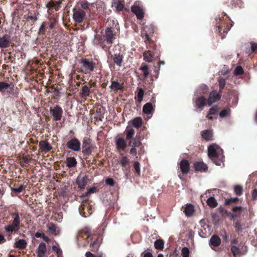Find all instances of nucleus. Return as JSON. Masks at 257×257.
<instances>
[{
  "mask_svg": "<svg viewBox=\"0 0 257 257\" xmlns=\"http://www.w3.org/2000/svg\"><path fill=\"white\" fill-rule=\"evenodd\" d=\"M223 153L222 149L215 144L208 147V156L216 165L220 166L223 162Z\"/></svg>",
  "mask_w": 257,
  "mask_h": 257,
  "instance_id": "1",
  "label": "nucleus"
},
{
  "mask_svg": "<svg viewBox=\"0 0 257 257\" xmlns=\"http://www.w3.org/2000/svg\"><path fill=\"white\" fill-rule=\"evenodd\" d=\"M14 219L11 224L5 227V230L8 232H18L20 228V219L19 214L15 213L13 214Z\"/></svg>",
  "mask_w": 257,
  "mask_h": 257,
  "instance_id": "2",
  "label": "nucleus"
},
{
  "mask_svg": "<svg viewBox=\"0 0 257 257\" xmlns=\"http://www.w3.org/2000/svg\"><path fill=\"white\" fill-rule=\"evenodd\" d=\"M86 18V12L79 8H75L73 9V20L77 23H81Z\"/></svg>",
  "mask_w": 257,
  "mask_h": 257,
  "instance_id": "3",
  "label": "nucleus"
},
{
  "mask_svg": "<svg viewBox=\"0 0 257 257\" xmlns=\"http://www.w3.org/2000/svg\"><path fill=\"white\" fill-rule=\"evenodd\" d=\"M50 112L51 115L53 116L54 120L57 121L61 119L63 110L60 106L56 105L54 107H51Z\"/></svg>",
  "mask_w": 257,
  "mask_h": 257,
  "instance_id": "4",
  "label": "nucleus"
},
{
  "mask_svg": "<svg viewBox=\"0 0 257 257\" xmlns=\"http://www.w3.org/2000/svg\"><path fill=\"white\" fill-rule=\"evenodd\" d=\"M68 148L75 152H79L80 151V142L76 139H73L69 141L67 144Z\"/></svg>",
  "mask_w": 257,
  "mask_h": 257,
  "instance_id": "5",
  "label": "nucleus"
},
{
  "mask_svg": "<svg viewBox=\"0 0 257 257\" xmlns=\"http://www.w3.org/2000/svg\"><path fill=\"white\" fill-rule=\"evenodd\" d=\"M131 10L132 12L136 15L138 19H142L144 17V15L143 10L142 7L140 6L139 3H135L132 7Z\"/></svg>",
  "mask_w": 257,
  "mask_h": 257,
  "instance_id": "6",
  "label": "nucleus"
},
{
  "mask_svg": "<svg viewBox=\"0 0 257 257\" xmlns=\"http://www.w3.org/2000/svg\"><path fill=\"white\" fill-rule=\"evenodd\" d=\"M47 252L46 244L44 242L39 243L36 250V257H45Z\"/></svg>",
  "mask_w": 257,
  "mask_h": 257,
  "instance_id": "7",
  "label": "nucleus"
},
{
  "mask_svg": "<svg viewBox=\"0 0 257 257\" xmlns=\"http://www.w3.org/2000/svg\"><path fill=\"white\" fill-rule=\"evenodd\" d=\"M221 98V94L216 91H212L210 93L208 99V104L210 106L213 103L219 100Z\"/></svg>",
  "mask_w": 257,
  "mask_h": 257,
  "instance_id": "8",
  "label": "nucleus"
},
{
  "mask_svg": "<svg viewBox=\"0 0 257 257\" xmlns=\"http://www.w3.org/2000/svg\"><path fill=\"white\" fill-rule=\"evenodd\" d=\"M11 44L10 36L8 35H5L0 37V48L4 49L9 47Z\"/></svg>",
  "mask_w": 257,
  "mask_h": 257,
  "instance_id": "9",
  "label": "nucleus"
},
{
  "mask_svg": "<svg viewBox=\"0 0 257 257\" xmlns=\"http://www.w3.org/2000/svg\"><path fill=\"white\" fill-rule=\"evenodd\" d=\"M61 2L59 0L58 1H50L46 5V7L49 11H57L60 8Z\"/></svg>",
  "mask_w": 257,
  "mask_h": 257,
  "instance_id": "10",
  "label": "nucleus"
},
{
  "mask_svg": "<svg viewBox=\"0 0 257 257\" xmlns=\"http://www.w3.org/2000/svg\"><path fill=\"white\" fill-rule=\"evenodd\" d=\"M82 66L86 70L90 71H92L95 66V63L92 61H89L86 59H82L81 60Z\"/></svg>",
  "mask_w": 257,
  "mask_h": 257,
  "instance_id": "11",
  "label": "nucleus"
},
{
  "mask_svg": "<svg viewBox=\"0 0 257 257\" xmlns=\"http://www.w3.org/2000/svg\"><path fill=\"white\" fill-rule=\"evenodd\" d=\"M115 145L116 149L119 152L124 150L126 147V142L122 138H118L116 139Z\"/></svg>",
  "mask_w": 257,
  "mask_h": 257,
  "instance_id": "12",
  "label": "nucleus"
},
{
  "mask_svg": "<svg viewBox=\"0 0 257 257\" xmlns=\"http://www.w3.org/2000/svg\"><path fill=\"white\" fill-rule=\"evenodd\" d=\"M180 171L183 174H187L190 170V165L188 161L183 159L181 161L179 164Z\"/></svg>",
  "mask_w": 257,
  "mask_h": 257,
  "instance_id": "13",
  "label": "nucleus"
},
{
  "mask_svg": "<svg viewBox=\"0 0 257 257\" xmlns=\"http://www.w3.org/2000/svg\"><path fill=\"white\" fill-rule=\"evenodd\" d=\"M194 168L196 172H204L207 171L208 167L202 162H196L194 164Z\"/></svg>",
  "mask_w": 257,
  "mask_h": 257,
  "instance_id": "14",
  "label": "nucleus"
},
{
  "mask_svg": "<svg viewBox=\"0 0 257 257\" xmlns=\"http://www.w3.org/2000/svg\"><path fill=\"white\" fill-rule=\"evenodd\" d=\"M39 146L40 149L45 153L49 152L52 148L50 144L47 141L40 142Z\"/></svg>",
  "mask_w": 257,
  "mask_h": 257,
  "instance_id": "15",
  "label": "nucleus"
},
{
  "mask_svg": "<svg viewBox=\"0 0 257 257\" xmlns=\"http://www.w3.org/2000/svg\"><path fill=\"white\" fill-rule=\"evenodd\" d=\"M195 211L194 206L191 204H187L184 207L183 212L187 217L192 216Z\"/></svg>",
  "mask_w": 257,
  "mask_h": 257,
  "instance_id": "16",
  "label": "nucleus"
},
{
  "mask_svg": "<svg viewBox=\"0 0 257 257\" xmlns=\"http://www.w3.org/2000/svg\"><path fill=\"white\" fill-rule=\"evenodd\" d=\"M105 37L106 41L109 44H112L114 39V35L111 28H108L105 31Z\"/></svg>",
  "mask_w": 257,
  "mask_h": 257,
  "instance_id": "17",
  "label": "nucleus"
},
{
  "mask_svg": "<svg viewBox=\"0 0 257 257\" xmlns=\"http://www.w3.org/2000/svg\"><path fill=\"white\" fill-rule=\"evenodd\" d=\"M88 181V176H79L77 178V183L79 188L83 189L86 186Z\"/></svg>",
  "mask_w": 257,
  "mask_h": 257,
  "instance_id": "18",
  "label": "nucleus"
},
{
  "mask_svg": "<svg viewBox=\"0 0 257 257\" xmlns=\"http://www.w3.org/2000/svg\"><path fill=\"white\" fill-rule=\"evenodd\" d=\"M209 242L212 248L214 249L220 244L221 239L218 236L214 235L211 237Z\"/></svg>",
  "mask_w": 257,
  "mask_h": 257,
  "instance_id": "19",
  "label": "nucleus"
},
{
  "mask_svg": "<svg viewBox=\"0 0 257 257\" xmlns=\"http://www.w3.org/2000/svg\"><path fill=\"white\" fill-rule=\"evenodd\" d=\"M110 88L112 90L117 91L118 90H123L124 87L123 83H120L117 81H111Z\"/></svg>",
  "mask_w": 257,
  "mask_h": 257,
  "instance_id": "20",
  "label": "nucleus"
},
{
  "mask_svg": "<svg viewBox=\"0 0 257 257\" xmlns=\"http://www.w3.org/2000/svg\"><path fill=\"white\" fill-rule=\"evenodd\" d=\"M47 228L48 231L54 235H56L59 234V230L58 227L53 223H49L47 224Z\"/></svg>",
  "mask_w": 257,
  "mask_h": 257,
  "instance_id": "21",
  "label": "nucleus"
},
{
  "mask_svg": "<svg viewBox=\"0 0 257 257\" xmlns=\"http://www.w3.org/2000/svg\"><path fill=\"white\" fill-rule=\"evenodd\" d=\"M123 55L120 54H114L113 57V63L116 64L117 66H121L122 63L123 62Z\"/></svg>",
  "mask_w": 257,
  "mask_h": 257,
  "instance_id": "22",
  "label": "nucleus"
},
{
  "mask_svg": "<svg viewBox=\"0 0 257 257\" xmlns=\"http://www.w3.org/2000/svg\"><path fill=\"white\" fill-rule=\"evenodd\" d=\"M112 7L116 11H120L123 9L124 5L119 0H113Z\"/></svg>",
  "mask_w": 257,
  "mask_h": 257,
  "instance_id": "23",
  "label": "nucleus"
},
{
  "mask_svg": "<svg viewBox=\"0 0 257 257\" xmlns=\"http://www.w3.org/2000/svg\"><path fill=\"white\" fill-rule=\"evenodd\" d=\"M143 56L145 61L151 62L153 60L154 54L151 51H148L144 52Z\"/></svg>",
  "mask_w": 257,
  "mask_h": 257,
  "instance_id": "24",
  "label": "nucleus"
},
{
  "mask_svg": "<svg viewBox=\"0 0 257 257\" xmlns=\"http://www.w3.org/2000/svg\"><path fill=\"white\" fill-rule=\"evenodd\" d=\"M201 136L206 141L212 140L213 138V134L211 131H203L201 132Z\"/></svg>",
  "mask_w": 257,
  "mask_h": 257,
  "instance_id": "25",
  "label": "nucleus"
},
{
  "mask_svg": "<svg viewBox=\"0 0 257 257\" xmlns=\"http://www.w3.org/2000/svg\"><path fill=\"white\" fill-rule=\"evenodd\" d=\"M153 111L152 104L151 103H147L145 104L143 108V111L144 113L147 114H150Z\"/></svg>",
  "mask_w": 257,
  "mask_h": 257,
  "instance_id": "26",
  "label": "nucleus"
},
{
  "mask_svg": "<svg viewBox=\"0 0 257 257\" xmlns=\"http://www.w3.org/2000/svg\"><path fill=\"white\" fill-rule=\"evenodd\" d=\"M27 243L24 239H20L15 243V246L19 249H24L26 247Z\"/></svg>",
  "mask_w": 257,
  "mask_h": 257,
  "instance_id": "27",
  "label": "nucleus"
},
{
  "mask_svg": "<svg viewBox=\"0 0 257 257\" xmlns=\"http://www.w3.org/2000/svg\"><path fill=\"white\" fill-rule=\"evenodd\" d=\"M207 204L211 208H215L218 205L216 200L213 197H210L207 199Z\"/></svg>",
  "mask_w": 257,
  "mask_h": 257,
  "instance_id": "28",
  "label": "nucleus"
},
{
  "mask_svg": "<svg viewBox=\"0 0 257 257\" xmlns=\"http://www.w3.org/2000/svg\"><path fill=\"white\" fill-rule=\"evenodd\" d=\"M205 102L206 99L204 97H199L196 100V105L198 107L202 108L205 105Z\"/></svg>",
  "mask_w": 257,
  "mask_h": 257,
  "instance_id": "29",
  "label": "nucleus"
},
{
  "mask_svg": "<svg viewBox=\"0 0 257 257\" xmlns=\"http://www.w3.org/2000/svg\"><path fill=\"white\" fill-rule=\"evenodd\" d=\"M119 163L122 167H125L130 164V159L126 156H122L120 158Z\"/></svg>",
  "mask_w": 257,
  "mask_h": 257,
  "instance_id": "30",
  "label": "nucleus"
},
{
  "mask_svg": "<svg viewBox=\"0 0 257 257\" xmlns=\"http://www.w3.org/2000/svg\"><path fill=\"white\" fill-rule=\"evenodd\" d=\"M77 162L73 157H69L66 159V164L68 167H73L76 166Z\"/></svg>",
  "mask_w": 257,
  "mask_h": 257,
  "instance_id": "31",
  "label": "nucleus"
},
{
  "mask_svg": "<svg viewBox=\"0 0 257 257\" xmlns=\"http://www.w3.org/2000/svg\"><path fill=\"white\" fill-rule=\"evenodd\" d=\"M96 190V188L95 187H92L91 188H89L86 192H85L83 195H82L80 197L81 198L83 199V201H87V198H86L88 195L91 194L92 193H93L95 192V191Z\"/></svg>",
  "mask_w": 257,
  "mask_h": 257,
  "instance_id": "32",
  "label": "nucleus"
},
{
  "mask_svg": "<svg viewBox=\"0 0 257 257\" xmlns=\"http://www.w3.org/2000/svg\"><path fill=\"white\" fill-rule=\"evenodd\" d=\"M164 241L162 239H158L154 243V246L157 249L162 250L164 248Z\"/></svg>",
  "mask_w": 257,
  "mask_h": 257,
  "instance_id": "33",
  "label": "nucleus"
},
{
  "mask_svg": "<svg viewBox=\"0 0 257 257\" xmlns=\"http://www.w3.org/2000/svg\"><path fill=\"white\" fill-rule=\"evenodd\" d=\"M132 122L133 125L135 127H139L142 124V119L141 117H136Z\"/></svg>",
  "mask_w": 257,
  "mask_h": 257,
  "instance_id": "34",
  "label": "nucleus"
},
{
  "mask_svg": "<svg viewBox=\"0 0 257 257\" xmlns=\"http://www.w3.org/2000/svg\"><path fill=\"white\" fill-rule=\"evenodd\" d=\"M125 133L126 139L128 140L131 139L135 135V131L131 127H127L125 130Z\"/></svg>",
  "mask_w": 257,
  "mask_h": 257,
  "instance_id": "35",
  "label": "nucleus"
},
{
  "mask_svg": "<svg viewBox=\"0 0 257 257\" xmlns=\"http://www.w3.org/2000/svg\"><path fill=\"white\" fill-rule=\"evenodd\" d=\"M140 69L143 72L145 78H146L149 74V68L146 64H143Z\"/></svg>",
  "mask_w": 257,
  "mask_h": 257,
  "instance_id": "36",
  "label": "nucleus"
},
{
  "mask_svg": "<svg viewBox=\"0 0 257 257\" xmlns=\"http://www.w3.org/2000/svg\"><path fill=\"white\" fill-rule=\"evenodd\" d=\"M101 241V239L100 238H98L90 243V246L95 249H97L98 248Z\"/></svg>",
  "mask_w": 257,
  "mask_h": 257,
  "instance_id": "37",
  "label": "nucleus"
},
{
  "mask_svg": "<svg viewBox=\"0 0 257 257\" xmlns=\"http://www.w3.org/2000/svg\"><path fill=\"white\" fill-rule=\"evenodd\" d=\"M141 144V143L139 140L136 139H133L130 142L129 145L132 147L136 148L140 146Z\"/></svg>",
  "mask_w": 257,
  "mask_h": 257,
  "instance_id": "38",
  "label": "nucleus"
},
{
  "mask_svg": "<svg viewBox=\"0 0 257 257\" xmlns=\"http://www.w3.org/2000/svg\"><path fill=\"white\" fill-rule=\"evenodd\" d=\"M10 85L9 83L1 82H0V92L2 93L5 91V90L10 87Z\"/></svg>",
  "mask_w": 257,
  "mask_h": 257,
  "instance_id": "39",
  "label": "nucleus"
},
{
  "mask_svg": "<svg viewBox=\"0 0 257 257\" xmlns=\"http://www.w3.org/2000/svg\"><path fill=\"white\" fill-rule=\"evenodd\" d=\"M89 88L87 86H84L82 88V95L83 97H86L89 96Z\"/></svg>",
  "mask_w": 257,
  "mask_h": 257,
  "instance_id": "40",
  "label": "nucleus"
},
{
  "mask_svg": "<svg viewBox=\"0 0 257 257\" xmlns=\"http://www.w3.org/2000/svg\"><path fill=\"white\" fill-rule=\"evenodd\" d=\"M144 95V90L143 88H139L137 94L138 100L139 102H141L143 100Z\"/></svg>",
  "mask_w": 257,
  "mask_h": 257,
  "instance_id": "41",
  "label": "nucleus"
},
{
  "mask_svg": "<svg viewBox=\"0 0 257 257\" xmlns=\"http://www.w3.org/2000/svg\"><path fill=\"white\" fill-rule=\"evenodd\" d=\"M181 254L182 257H189L190 251L188 247H184L182 249Z\"/></svg>",
  "mask_w": 257,
  "mask_h": 257,
  "instance_id": "42",
  "label": "nucleus"
},
{
  "mask_svg": "<svg viewBox=\"0 0 257 257\" xmlns=\"http://www.w3.org/2000/svg\"><path fill=\"white\" fill-rule=\"evenodd\" d=\"M219 86V92L221 93L222 89L224 87L226 82L225 80L223 78H220L218 80Z\"/></svg>",
  "mask_w": 257,
  "mask_h": 257,
  "instance_id": "43",
  "label": "nucleus"
},
{
  "mask_svg": "<svg viewBox=\"0 0 257 257\" xmlns=\"http://www.w3.org/2000/svg\"><path fill=\"white\" fill-rule=\"evenodd\" d=\"M234 191L236 195H240L242 194V188L239 185L235 186L234 188Z\"/></svg>",
  "mask_w": 257,
  "mask_h": 257,
  "instance_id": "44",
  "label": "nucleus"
},
{
  "mask_svg": "<svg viewBox=\"0 0 257 257\" xmlns=\"http://www.w3.org/2000/svg\"><path fill=\"white\" fill-rule=\"evenodd\" d=\"M89 146V142L88 141H85L83 142V152H90V150L89 149V147L87 148V146Z\"/></svg>",
  "mask_w": 257,
  "mask_h": 257,
  "instance_id": "45",
  "label": "nucleus"
},
{
  "mask_svg": "<svg viewBox=\"0 0 257 257\" xmlns=\"http://www.w3.org/2000/svg\"><path fill=\"white\" fill-rule=\"evenodd\" d=\"M231 250L232 252L233 253L234 257H236V255H239L240 253V251L239 249L235 246H232L231 248Z\"/></svg>",
  "mask_w": 257,
  "mask_h": 257,
  "instance_id": "46",
  "label": "nucleus"
},
{
  "mask_svg": "<svg viewBox=\"0 0 257 257\" xmlns=\"http://www.w3.org/2000/svg\"><path fill=\"white\" fill-rule=\"evenodd\" d=\"M238 199L237 197L235 198H230L229 199H227L225 200V204L226 205H229L232 203H235L237 201H238Z\"/></svg>",
  "mask_w": 257,
  "mask_h": 257,
  "instance_id": "47",
  "label": "nucleus"
},
{
  "mask_svg": "<svg viewBox=\"0 0 257 257\" xmlns=\"http://www.w3.org/2000/svg\"><path fill=\"white\" fill-rule=\"evenodd\" d=\"M243 72V69L241 67L237 66L234 71V74L235 75H238L242 74Z\"/></svg>",
  "mask_w": 257,
  "mask_h": 257,
  "instance_id": "48",
  "label": "nucleus"
},
{
  "mask_svg": "<svg viewBox=\"0 0 257 257\" xmlns=\"http://www.w3.org/2000/svg\"><path fill=\"white\" fill-rule=\"evenodd\" d=\"M230 112V110L228 109H225L220 111L219 115L221 117H223L227 116Z\"/></svg>",
  "mask_w": 257,
  "mask_h": 257,
  "instance_id": "49",
  "label": "nucleus"
},
{
  "mask_svg": "<svg viewBox=\"0 0 257 257\" xmlns=\"http://www.w3.org/2000/svg\"><path fill=\"white\" fill-rule=\"evenodd\" d=\"M134 168L135 169V170L136 172L138 173V174L140 176V165L138 162H135L134 163Z\"/></svg>",
  "mask_w": 257,
  "mask_h": 257,
  "instance_id": "50",
  "label": "nucleus"
},
{
  "mask_svg": "<svg viewBox=\"0 0 257 257\" xmlns=\"http://www.w3.org/2000/svg\"><path fill=\"white\" fill-rule=\"evenodd\" d=\"M82 10H87L89 8L88 3L85 1H82L80 3Z\"/></svg>",
  "mask_w": 257,
  "mask_h": 257,
  "instance_id": "51",
  "label": "nucleus"
},
{
  "mask_svg": "<svg viewBox=\"0 0 257 257\" xmlns=\"http://www.w3.org/2000/svg\"><path fill=\"white\" fill-rule=\"evenodd\" d=\"M217 110H218L217 106L212 107L210 109L209 113H208V115L214 114L217 112Z\"/></svg>",
  "mask_w": 257,
  "mask_h": 257,
  "instance_id": "52",
  "label": "nucleus"
},
{
  "mask_svg": "<svg viewBox=\"0 0 257 257\" xmlns=\"http://www.w3.org/2000/svg\"><path fill=\"white\" fill-rule=\"evenodd\" d=\"M241 210H242V207L240 206H236V207L233 208V209H232L233 212L236 213H238V214H237L238 215H240Z\"/></svg>",
  "mask_w": 257,
  "mask_h": 257,
  "instance_id": "53",
  "label": "nucleus"
},
{
  "mask_svg": "<svg viewBox=\"0 0 257 257\" xmlns=\"http://www.w3.org/2000/svg\"><path fill=\"white\" fill-rule=\"evenodd\" d=\"M85 256L86 257H103V255L102 254L95 255L93 253H92L91 252L87 251L85 253Z\"/></svg>",
  "mask_w": 257,
  "mask_h": 257,
  "instance_id": "54",
  "label": "nucleus"
},
{
  "mask_svg": "<svg viewBox=\"0 0 257 257\" xmlns=\"http://www.w3.org/2000/svg\"><path fill=\"white\" fill-rule=\"evenodd\" d=\"M106 183L111 186H113L114 185V181L112 179H106Z\"/></svg>",
  "mask_w": 257,
  "mask_h": 257,
  "instance_id": "55",
  "label": "nucleus"
},
{
  "mask_svg": "<svg viewBox=\"0 0 257 257\" xmlns=\"http://www.w3.org/2000/svg\"><path fill=\"white\" fill-rule=\"evenodd\" d=\"M23 189V186H21L19 187L14 188L13 190L16 192L20 193L22 191Z\"/></svg>",
  "mask_w": 257,
  "mask_h": 257,
  "instance_id": "56",
  "label": "nucleus"
},
{
  "mask_svg": "<svg viewBox=\"0 0 257 257\" xmlns=\"http://www.w3.org/2000/svg\"><path fill=\"white\" fill-rule=\"evenodd\" d=\"M251 48L252 52H254L257 50V44L251 43Z\"/></svg>",
  "mask_w": 257,
  "mask_h": 257,
  "instance_id": "57",
  "label": "nucleus"
},
{
  "mask_svg": "<svg viewBox=\"0 0 257 257\" xmlns=\"http://www.w3.org/2000/svg\"><path fill=\"white\" fill-rule=\"evenodd\" d=\"M52 249L54 251H56L57 254H59L61 253V250L60 248L57 247L56 246L53 245L52 246Z\"/></svg>",
  "mask_w": 257,
  "mask_h": 257,
  "instance_id": "58",
  "label": "nucleus"
},
{
  "mask_svg": "<svg viewBox=\"0 0 257 257\" xmlns=\"http://www.w3.org/2000/svg\"><path fill=\"white\" fill-rule=\"evenodd\" d=\"M44 233H41V232H37L35 234V237H37V238H39V237H42L43 238V236L44 235Z\"/></svg>",
  "mask_w": 257,
  "mask_h": 257,
  "instance_id": "59",
  "label": "nucleus"
},
{
  "mask_svg": "<svg viewBox=\"0 0 257 257\" xmlns=\"http://www.w3.org/2000/svg\"><path fill=\"white\" fill-rule=\"evenodd\" d=\"M131 154L136 156L137 155V150L135 148H132L130 150Z\"/></svg>",
  "mask_w": 257,
  "mask_h": 257,
  "instance_id": "60",
  "label": "nucleus"
},
{
  "mask_svg": "<svg viewBox=\"0 0 257 257\" xmlns=\"http://www.w3.org/2000/svg\"><path fill=\"white\" fill-rule=\"evenodd\" d=\"M42 238L47 243H49L50 241V238L48 236H46L45 234Z\"/></svg>",
  "mask_w": 257,
  "mask_h": 257,
  "instance_id": "61",
  "label": "nucleus"
},
{
  "mask_svg": "<svg viewBox=\"0 0 257 257\" xmlns=\"http://www.w3.org/2000/svg\"><path fill=\"white\" fill-rule=\"evenodd\" d=\"M6 241L4 236L0 234V244L4 243Z\"/></svg>",
  "mask_w": 257,
  "mask_h": 257,
  "instance_id": "62",
  "label": "nucleus"
},
{
  "mask_svg": "<svg viewBox=\"0 0 257 257\" xmlns=\"http://www.w3.org/2000/svg\"><path fill=\"white\" fill-rule=\"evenodd\" d=\"M143 257H153V255L151 252H147L144 253Z\"/></svg>",
  "mask_w": 257,
  "mask_h": 257,
  "instance_id": "63",
  "label": "nucleus"
},
{
  "mask_svg": "<svg viewBox=\"0 0 257 257\" xmlns=\"http://www.w3.org/2000/svg\"><path fill=\"white\" fill-rule=\"evenodd\" d=\"M257 197V190L254 189L252 193V198L255 199Z\"/></svg>",
  "mask_w": 257,
  "mask_h": 257,
  "instance_id": "64",
  "label": "nucleus"
}]
</instances>
